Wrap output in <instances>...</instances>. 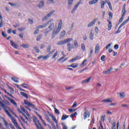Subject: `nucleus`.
<instances>
[{
  "label": "nucleus",
  "mask_w": 129,
  "mask_h": 129,
  "mask_svg": "<svg viewBox=\"0 0 129 129\" xmlns=\"http://www.w3.org/2000/svg\"><path fill=\"white\" fill-rule=\"evenodd\" d=\"M48 26V23H45L42 25H38L36 27L37 29H43V28H46Z\"/></svg>",
  "instance_id": "obj_14"
},
{
  "label": "nucleus",
  "mask_w": 129,
  "mask_h": 129,
  "mask_svg": "<svg viewBox=\"0 0 129 129\" xmlns=\"http://www.w3.org/2000/svg\"><path fill=\"white\" fill-rule=\"evenodd\" d=\"M7 99H8V100H9V101L11 102V103H12V104H14L15 107H17V106H18V105H17V103H16V101H15V100L11 99L10 97H7Z\"/></svg>",
  "instance_id": "obj_10"
},
{
  "label": "nucleus",
  "mask_w": 129,
  "mask_h": 129,
  "mask_svg": "<svg viewBox=\"0 0 129 129\" xmlns=\"http://www.w3.org/2000/svg\"><path fill=\"white\" fill-rule=\"evenodd\" d=\"M44 4H45V2H44V1H43V0L39 2L38 6L39 9H42V8H43V7H44Z\"/></svg>",
  "instance_id": "obj_12"
},
{
  "label": "nucleus",
  "mask_w": 129,
  "mask_h": 129,
  "mask_svg": "<svg viewBox=\"0 0 129 129\" xmlns=\"http://www.w3.org/2000/svg\"><path fill=\"white\" fill-rule=\"evenodd\" d=\"M50 57V54H48L47 55L45 56H43V60H47L48 58Z\"/></svg>",
  "instance_id": "obj_39"
},
{
  "label": "nucleus",
  "mask_w": 129,
  "mask_h": 129,
  "mask_svg": "<svg viewBox=\"0 0 129 129\" xmlns=\"http://www.w3.org/2000/svg\"><path fill=\"white\" fill-rule=\"evenodd\" d=\"M81 49L83 51H85V45L84 44H81Z\"/></svg>",
  "instance_id": "obj_43"
},
{
  "label": "nucleus",
  "mask_w": 129,
  "mask_h": 129,
  "mask_svg": "<svg viewBox=\"0 0 129 129\" xmlns=\"http://www.w3.org/2000/svg\"><path fill=\"white\" fill-rule=\"evenodd\" d=\"M110 46H111V44L110 43L106 46V49L107 50V49L110 48Z\"/></svg>",
  "instance_id": "obj_56"
},
{
  "label": "nucleus",
  "mask_w": 129,
  "mask_h": 129,
  "mask_svg": "<svg viewBox=\"0 0 129 129\" xmlns=\"http://www.w3.org/2000/svg\"><path fill=\"white\" fill-rule=\"evenodd\" d=\"M125 4H124L123 6V8L122 9V17H124V15H125V13H126V11H125Z\"/></svg>",
  "instance_id": "obj_15"
},
{
  "label": "nucleus",
  "mask_w": 129,
  "mask_h": 129,
  "mask_svg": "<svg viewBox=\"0 0 129 129\" xmlns=\"http://www.w3.org/2000/svg\"><path fill=\"white\" fill-rule=\"evenodd\" d=\"M66 44V43H69L70 42H71V41H73V38H67L64 39Z\"/></svg>",
  "instance_id": "obj_33"
},
{
  "label": "nucleus",
  "mask_w": 129,
  "mask_h": 129,
  "mask_svg": "<svg viewBox=\"0 0 129 129\" xmlns=\"http://www.w3.org/2000/svg\"><path fill=\"white\" fill-rule=\"evenodd\" d=\"M91 80V77L88 78L87 79H85L82 82V84H88L90 81Z\"/></svg>",
  "instance_id": "obj_7"
},
{
  "label": "nucleus",
  "mask_w": 129,
  "mask_h": 129,
  "mask_svg": "<svg viewBox=\"0 0 129 129\" xmlns=\"http://www.w3.org/2000/svg\"><path fill=\"white\" fill-rule=\"evenodd\" d=\"M100 4H101V8L102 9H103V8H104V6L105 5V4H106V2L104 1H101L100 2Z\"/></svg>",
  "instance_id": "obj_30"
},
{
  "label": "nucleus",
  "mask_w": 129,
  "mask_h": 129,
  "mask_svg": "<svg viewBox=\"0 0 129 129\" xmlns=\"http://www.w3.org/2000/svg\"><path fill=\"white\" fill-rule=\"evenodd\" d=\"M121 107H129L128 105H126L125 104H121Z\"/></svg>",
  "instance_id": "obj_51"
},
{
  "label": "nucleus",
  "mask_w": 129,
  "mask_h": 129,
  "mask_svg": "<svg viewBox=\"0 0 129 129\" xmlns=\"http://www.w3.org/2000/svg\"><path fill=\"white\" fill-rule=\"evenodd\" d=\"M54 108L55 113H57V114H60V112L59 111V110L57 109V108L55 107H54Z\"/></svg>",
  "instance_id": "obj_44"
},
{
  "label": "nucleus",
  "mask_w": 129,
  "mask_h": 129,
  "mask_svg": "<svg viewBox=\"0 0 129 129\" xmlns=\"http://www.w3.org/2000/svg\"><path fill=\"white\" fill-rule=\"evenodd\" d=\"M112 71V68H110L107 71L103 72L104 74H109L110 72Z\"/></svg>",
  "instance_id": "obj_21"
},
{
  "label": "nucleus",
  "mask_w": 129,
  "mask_h": 129,
  "mask_svg": "<svg viewBox=\"0 0 129 129\" xmlns=\"http://www.w3.org/2000/svg\"><path fill=\"white\" fill-rule=\"evenodd\" d=\"M2 36H3V37H7V34H6V33H5L4 31H2Z\"/></svg>",
  "instance_id": "obj_60"
},
{
  "label": "nucleus",
  "mask_w": 129,
  "mask_h": 129,
  "mask_svg": "<svg viewBox=\"0 0 129 129\" xmlns=\"http://www.w3.org/2000/svg\"><path fill=\"white\" fill-rule=\"evenodd\" d=\"M74 45L76 47V48H77L78 47V42H77V40H75L74 42Z\"/></svg>",
  "instance_id": "obj_40"
},
{
  "label": "nucleus",
  "mask_w": 129,
  "mask_h": 129,
  "mask_svg": "<svg viewBox=\"0 0 129 129\" xmlns=\"http://www.w3.org/2000/svg\"><path fill=\"white\" fill-rule=\"evenodd\" d=\"M12 80L16 82V83H19V81L18 80V79L16 78H12Z\"/></svg>",
  "instance_id": "obj_42"
},
{
  "label": "nucleus",
  "mask_w": 129,
  "mask_h": 129,
  "mask_svg": "<svg viewBox=\"0 0 129 129\" xmlns=\"http://www.w3.org/2000/svg\"><path fill=\"white\" fill-rule=\"evenodd\" d=\"M86 62H87V59H84L82 63L80 64L81 67H83L84 66H86V65H87Z\"/></svg>",
  "instance_id": "obj_24"
},
{
  "label": "nucleus",
  "mask_w": 129,
  "mask_h": 129,
  "mask_svg": "<svg viewBox=\"0 0 129 129\" xmlns=\"http://www.w3.org/2000/svg\"><path fill=\"white\" fill-rule=\"evenodd\" d=\"M10 44L13 48L15 49H18L19 48V45H17L16 44H15L14 41H13L12 40H10Z\"/></svg>",
  "instance_id": "obj_9"
},
{
  "label": "nucleus",
  "mask_w": 129,
  "mask_h": 129,
  "mask_svg": "<svg viewBox=\"0 0 129 129\" xmlns=\"http://www.w3.org/2000/svg\"><path fill=\"white\" fill-rule=\"evenodd\" d=\"M66 34V31L65 30H63L61 32L60 34V38L62 39Z\"/></svg>",
  "instance_id": "obj_20"
},
{
  "label": "nucleus",
  "mask_w": 129,
  "mask_h": 129,
  "mask_svg": "<svg viewBox=\"0 0 129 129\" xmlns=\"http://www.w3.org/2000/svg\"><path fill=\"white\" fill-rule=\"evenodd\" d=\"M108 15L109 16V19L110 20H111V19H112V17H113V15L112 14V13L111 12H109Z\"/></svg>",
  "instance_id": "obj_41"
},
{
  "label": "nucleus",
  "mask_w": 129,
  "mask_h": 129,
  "mask_svg": "<svg viewBox=\"0 0 129 129\" xmlns=\"http://www.w3.org/2000/svg\"><path fill=\"white\" fill-rule=\"evenodd\" d=\"M92 53H93V48H91L90 51V54H89V57L90 58L92 56Z\"/></svg>",
  "instance_id": "obj_35"
},
{
  "label": "nucleus",
  "mask_w": 129,
  "mask_h": 129,
  "mask_svg": "<svg viewBox=\"0 0 129 129\" xmlns=\"http://www.w3.org/2000/svg\"><path fill=\"white\" fill-rule=\"evenodd\" d=\"M6 113L8 114L9 117L11 118V120H12L13 123H14V125L15 126H18V125L19 124H18V122H17V120H16V119L14 118V117H13V116H12V115L11 114H10V113L9 112V111H8V112H6Z\"/></svg>",
  "instance_id": "obj_4"
},
{
  "label": "nucleus",
  "mask_w": 129,
  "mask_h": 129,
  "mask_svg": "<svg viewBox=\"0 0 129 129\" xmlns=\"http://www.w3.org/2000/svg\"><path fill=\"white\" fill-rule=\"evenodd\" d=\"M100 49V47L99 46V44H97L95 48V53L98 54V53H99Z\"/></svg>",
  "instance_id": "obj_11"
},
{
  "label": "nucleus",
  "mask_w": 129,
  "mask_h": 129,
  "mask_svg": "<svg viewBox=\"0 0 129 129\" xmlns=\"http://www.w3.org/2000/svg\"><path fill=\"white\" fill-rule=\"evenodd\" d=\"M94 36V34L93 33V30H91L90 33L89 38L90 40H93V37Z\"/></svg>",
  "instance_id": "obj_22"
},
{
  "label": "nucleus",
  "mask_w": 129,
  "mask_h": 129,
  "mask_svg": "<svg viewBox=\"0 0 129 129\" xmlns=\"http://www.w3.org/2000/svg\"><path fill=\"white\" fill-rule=\"evenodd\" d=\"M64 58H65V56H62V57L59 58L57 60V61H62V60H63V59H64Z\"/></svg>",
  "instance_id": "obj_58"
},
{
  "label": "nucleus",
  "mask_w": 129,
  "mask_h": 129,
  "mask_svg": "<svg viewBox=\"0 0 129 129\" xmlns=\"http://www.w3.org/2000/svg\"><path fill=\"white\" fill-rule=\"evenodd\" d=\"M20 46L22 47V48H29V47H30L29 44H22L20 45Z\"/></svg>",
  "instance_id": "obj_31"
},
{
  "label": "nucleus",
  "mask_w": 129,
  "mask_h": 129,
  "mask_svg": "<svg viewBox=\"0 0 129 129\" xmlns=\"http://www.w3.org/2000/svg\"><path fill=\"white\" fill-rule=\"evenodd\" d=\"M21 86H22V87H24V88H28V85L26 84H23L22 85H21Z\"/></svg>",
  "instance_id": "obj_48"
},
{
  "label": "nucleus",
  "mask_w": 129,
  "mask_h": 129,
  "mask_svg": "<svg viewBox=\"0 0 129 129\" xmlns=\"http://www.w3.org/2000/svg\"><path fill=\"white\" fill-rule=\"evenodd\" d=\"M77 105V102H75L72 106V107H76Z\"/></svg>",
  "instance_id": "obj_54"
},
{
  "label": "nucleus",
  "mask_w": 129,
  "mask_h": 129,
  "mask_svg": "<svg viewBox=\"0 0 129 129\" xmlns=\"http://www.w3.org/2000/svg\"><path fill=\"white\" fill-rule=\"evenodd\" d=\"M64 44H66V42H65V39L63 40L58 41L57 43V45H64Z\"/></svg>",
  "instance_id": "obj_25"
},
{
  "label": "nucleus",
  "mask_w": 129,
  "mask_h": 129,
  "mask_svg": "<svg viewBox=\"0 0 129 129\" xmlns=\"http://www.w3.org/2000/svg\"><path fill=\"white\" fill-rule=\"evenodd\" d=\"M26 119H27V120H29V121H32V117H26Z\"/></svg>",
  "instance_id": "obj_62"
},
{
  "label": "nucleus",
  "mask_w": 129,
  "mask_h": 129,
  "mask_svg": "<svg viewBox=\"0 0 129 129\" xmlns=\"http://www.w3.org/2000/svg\"><path fill=\"white\" fill-rule=\"evenodd\" d=\"M51 49H52L51 45H49L46 49L47 53H49V55L53 53V52L51 51Z\"/></svg>",
  "instance_id": "obj_19"
},
{
  "label": "nucleus",
  "mask_w": 129,
  "mask_h": 129,
  "mask_svg": "<svg viewBox=\"0 0 129 129\" xmlns=\"http://www.w3.org/2000/svg\"><path fill=\"white\" fill-rule=\"evenodd\" d=\"M40 31V30H39V29H36L34 32V35H37V34L39 33V32Z\"/></svg>",
  "instance_id": "obj_46"
},
{
  "label": "nucleus",
  "mask_w": 129,
  "mask_h": 129,
  "mask_svg": "<svg viewBox=\"0 0 129 129\" xmlns=\"http://www.w3.org/2000/svg\"><path fill=\"white\" fill-rule=\"evenodd\" d=\"M123 18H124V17H122V15L121 17L120 18V19L119 20V22L120 23H121V22H122V21L123 20Z\"/></svg>",
  "instance_id": "obj_57"
},
{
  "label": "nucleus",
  "mask_w": 129,
  "mask_h": 129,
  "mask_svg": "<svg viewBox=\"0 0 129 129\" xmlns=\"http://www.w3.org/2000/svg\"><path fill=\"white\" fill-rule=\"evenodd\" d=\"M78 59H79V58L78 57V56H77L75 58H74L71 59L70 60V62L71 63H72L73 62H74V61H76V60H78Z\"/></svg>",
  "instance_id": "obj_32"
},
{
  "label": "nucleus",
  "mask_w": 129,
  "mask_h": 129,
  "mask_svg": "<svg viewBox=\"0 0 129 129\" xmlns=\"http://www.w3.org/2000/svg\"><path fill=\"white\" fill-rule=\"evenodd\" d=\"M118 47H119L118 44H115L114 46V49H118Z\"/></svg>",
  "instance_id": "obj_63"
},
{
  "label": "nucleus",
  "mask_w": 129,
  "mask_h": 129,
  "mask_svg": "<svg viewBox=\"0 0 129 129\" xmlns=\"http://www.w3.org/2000/svg\"><path fill=\"white\" fill-rule=\"evenodd\" d=\"M54 13H55V11L53 10L51 11L49 14L45 16L43 19H42V21L43 22V21H45V20H48V19H49V18H50Z\"/></svg>",
  "instance_id": "obj_5"
},
{
  "label": "nucleus",
  "mask_w": 129,
  "mask_h": 129,
  "mask_svg": "<svg viewBox=\"0 0 129 129\" xmlns=\"http://www.w3.org/2000/svg\"><path fill=\"white\" fill-rule=\"evenodd\" d=\"M68 117H69V116L67 115H63L61 117V119L62 120H65V119H66V118H68Z\"/></svg>",
  "instance_id": "obj_34"
},
{
  "label": "nucleus",
  "mask_w": 129,
  "mask_h": 129,
  "mask_svg": "<svg viewBox=\"0 0 129 129\" xmlns=\"http://www.w3.org/2000/svg\"><path fill=\"white\" fill-rule=\"evenodd\" d=\"M67 46H68V50L69 51H71V49H73V48H74L70 43H68Z\"/></svg>",
  "instance_id": "obj_17"
},
{
  "label": "nucleus",
  "mask_w": 129,
  "mask_h": 129,
  "mask_svg": "<svg viewBox=\"0 0 129 129\" xmlns=\"http://www.w3.org/2000/svg\"><path fill=\"white\" fill-rule=\"evenodd\" d=\"M34 49L35 50V51L36 52V53H39L40 52V50H39V49H38V48L37 47H34Z\"/></svg>",
  "instance_id": "obj_49"
},
{
  "label": "nucleus",
  "mask_w": 129,
  "mask_h": 129,
  "mask_svg": "<svg viewBox=\"0 0 129 129\" xmlns=\"http://www.w3.org/2000/svg\"><path fill=\"white\" fill-rule=\"evenodd\" d=\"M42 58L43 59V55H40V56H39L37 57V59L38 60H40V59H42Z\"/></svg>",
  "instance_id": "obj_61"
},
{
  "label": "nucleus",
  "mask_w": 129,
  "mask_h": 129,
  "mask_svg": "<svg viewBox=\"0 0 129 129\" xmlns=\"http://www.w3.org/2000/svg\"><path fill=\"white\" fill-rule=\"evenodd\" d=\"M119 96L121 99L124 98V97H125V94L123 92H120Z\"/></svg>",
  "instance_id": "obj_28"
},
{
  "label": "nucleus",
  "mask_w": 129,
  "mask_h": 129,
  "mask_svg": "<svg viewBox=\"0 0 129 129\" xmlns=\"http://www.w3.org/2000/svg\"><path fill=\"white\" fill-rule=\"evenodd\" d=\"M24 104L26 105H27V106H30V107H32V108H34L35 110H38V108H37L36 106H35V105L32 104V103H30V102H29V101L27 100H24Z\"/></svg>",
  "instance_id": "obj_3"
},
{
  "label": "nucleus",
  "mask_w": 129,
  "mask_h": 129,
  "mask_svg": "<svg viewBox=\"0 0 129 129\" xmlns=\"http://www.w3.org/2000/svg\"><path fill=\"white\" fill-rule=\"evenodd\" d=\"M73 0H68V7H71V6L73 5Z\"/></svg>",
  "instance_id": "obj_26"
},
{
  "label": "nucleus",
  "mask_w": 129,
  "mask_h": 129,
  "mask_svg": "<svg viewBox=\"0 0 129 129\" xmlns=\"http://www.w3.org/2000/svg\"><path fill=\"white\" fill-rule=\"evenodd\" d=\"M79 6V3H78V4L76 5L73 8L74 9H75L76 10H77V8Z\"/></svg>",
  "instance_id": "obj_52"
},
{
  "label": "nucleus",
  "mask_w": 129,
  "mask_h": 129,
  "mask_svg": "<svg viewBox=\"0 0 129 129\" xmlns=\"http://www.w3.org/2000/svg\"><path fill=\"white\" fill-rule=\"evenodd\" d=\"M108 22H109L108 25V31H110V30H111V28H112V25L111 24V22L109 20H108Z\"/></svg>",
  "instance_id": "obj_23"
},
{
  "label": "nucleus",
  "mask_w": 129,
  "mask_h": 129,
  "mask_svg": "<svg viewBox=\"0 0 129 129\" xmlns=\"http://www.w3.org/2000/svg\"><path fill=\"white\" fill-rule=\"evenodd\" d=\"M129 21V18L127 19L124 21L119 27V29H121L122 28L123 26H124V24H126L127 22Z\"/></svg>",
  "instance_id": "obj_16"
},
{
  "label": "nucleus",
  "mask_w": 129,
  "mask_h": 129,
  "mask_svg": "<svg viewBox=\"0 0 129 129\" xmlns=\"http://www.w3.org/2000/svg\"><path fill=\"white\" fill-rule=\"evenodd\" d=\"M54 27L55 24L54 23H50V24H49L48 27L45 29L44 31L43 34H44V36H45V37H47V35H48V34L50 33V32H51V31H52L53 29H54Z\"/></svg>",
  "instance_id": "obj_2"
},
{
  "label": "nucleus",
  "mask_w": 129,
  "mask_h": 129,
  "mask_svg": "<svg viewBox=\"0 0 129 129\" xmlns=\"http://www.w3.org/2000/svg\"><path fill=\"white\" fill-rule=\"evenodd\" d=\"M115 120H113L112 121V129H115Z\"/></svg>",
  "instance_id": "obj_36"
},
{
  "label": "nucleus",
  "mask_w": 129,
  "mask_h": 129,
  "mask_svg": "<svg viewBox=\"0 0 129 129\" xmlns=\"http://www.w3.org/2000/svg\"><path fill=\"white\" fill-rule=\"evenodd\" d=\"M113 101L112 100V99L108 98V99L103 100L102 101V102H110L111 103Z\"/></svg>",
  "instance_id": "obj_18"
},
{
  "label": "nucleus",
  "mask_w": 129,
  "mask_h": 129,
  "mask_svg": "<svg viewBox=\"0 0 129 129\" xmlns=\"http://www.w3.org/2000/svg\"><path fill=\"white\" fill-rule=\"evenodd\" d=\"M58 55V51H56L55 53L53 54L52 56L51 59H55V57H57V55Z\"/></svg>",
  "instance_id": "obj_37"
},
{
  "label": "nucleus",
  "mask_w": 129,
  "mask_h": 129,
  "mask_svg": "<svg viewBox=\"0 0 129 129\" xmlns=\"http://www.w3.org/2000/svg\"><path fill=\"white\" fill-rule=\"evenodd\" d=\"M90 117V112L88 110H86L84 113V118L85 119L87 117Z\"/></svg>",
  "instance_id": "obj_6"
},
{
  "label": "nucleus",
  "mask_w": 129,
  "mask_h": 129,
  "mask_svg": "<svg viewBox=\"0 0 129 129\" xmlns=\"http://www.w3.org/2000/svg\"><path fill=\"white\" fill-rule=\"evenodd\" d=\"M20 94H21V95H22L23 96H24V97H26V98H29L28 94H26V93L22 92L20 93Z\"/></svg>",
  "instance_id": "obj_29"
},
{
  "label": "nucleus",
  "mask_w": 129,
  "mask_h": 129,
  "mask_svg": "<svg viewBox=\"0 0 129 129\" xmlns=\"http://www.w3.org/2000/svg\"><path fill=\"white\" fill-rule=\"evenodd\" d=\"M105 58V56L104 55H102V56L101 57V61H104Z\"/></svg>",
  "instance_id": "obj_53"
},
{
  "label": "nucleus",
  "mask_w": 129,
  "mask_h": 129,
  "mask_svg": "<svg viewBox=\"0 0 129 129\" xmlns=\"http://www.w3.org/2000/svg\"><path fill=\"white\" fill-rule=\"evenodd\" d=\"M54 20H53V19H50L49 21H48L46 24H48V25H49L50 24H51L52 23V22H53Z\"/></svg>",
  "instance_id": "obj_50"
},
{
  "label": "nucleus",
  "mask_w": 129,
  "mask_h": 129,
  "mask_svg": "<svg viewBox=\"0 0 129 129\" xmlns=\"http://www.w3.org/2000/svg\"><path fill=\"white\" fill-rule=\"evenodd\" d=\"M98 2V0H92L89 2V4L90 5H94V4H96Z\"/></svg>",
  "instance_id": "obj_27"
},
{
  "label": "nucleus",
  "mask_w": 129,
  "mask_h": 129,
  "mask_svg": "<svg viewBox=\"0 0 129 129\" xmlns=\"http://www.w3.org/2000/svg\"><path fill=\"white\" fill-rule=\"evenodd\" d=\"M96 21H97V18H95L92 22H91L90 23H89V24L88 25V28H90V27L93 26V25H95Z\"/></svg>",
  "instance_id": "obj_8"
},
{
  "label": "nucleus",
  "mask_w": 129,
  "mask_h": 129,
  "mask_svg": "<svg viewBox=\"0 0 129 129\" xmlns=\"http://www.w3.org/2000/svg\"><path fill=\"white\" fill-rule=\"evenodd\" d=\"M63 25V23L62 22V20H60L59 21L58 24V27L57 28H54L52 32V34L51 35V39H54L55 38V36L57 34H58V33L61 30V28H62V25Z\"/></svg>",
  "instance_id": "obj_1"
},
{
  "label": "nucleus",
  "mask_w": 129,
  "mask_h": 129,
  "mask_svg": "<svg viewBox=\"0 0 129 129\" xmlns=\"http://www.w3.org/2000/svg\"><path fill=\"white\" fill-rule=\"evenodd\" d=\"M119 27L118 28L117 31H116L115 32V34H119V33H120V30H119Z\"/></svg>",
  "instance_id": "obj_55"
},
{
  "label": "nucleus",
  "mask_w": 129,
  "mask_h": 129,
  "mask_svg": "<svg viewBox=\"0 0 129 129\" xmlns=\"http://www.w3.org/2000/svg\"><path fill=\"white\" fill-rule=\"evenodd\" d=\"M41 39H42V35H39L38 36V37H37V38L36 39V40L40 41V40H41Z\"/></svg>",
  "instance_id": "obj_47"
},
{
  "label": "nucleus",
  "mask_w": 129,
  "mask_h": 129,
  "mask_svg": "<svg viewBox=\"0 0 129 129\" xmlns=\"http://www.w3.org/2000/svg\"><path fill=\"white\" fill-rule=\"evenodd\" d=\"M72 68H77L78 67V64L73 63L72 64Z\"/></svg>",
  "instance_id": "obj_45"
},
{
  "label": "nucleus",
  "mask_w": 129,
  "mask_h": 129,
  "mask_svg": "<svg viewBox=\"0 0 129 129\" xmlns=\"http://www.w3.org/2000/svg\"><path fill=\"white\" fill-rule=\"evenodd\" d=\"M49 116H50V117H51L52 120L56 123V125H58V124H57V123H58V121H57V120L56 119V117L53 115V114H49Z\"/></svg>",
  "instance_id": "obj_13"
},
{
  "label": "nucleus",
  "mask_w": 129,
  "mask_h": 129,
  "mask_svg": "<svg viewBox=\"0 0 129 129\" xmlns=\"http://www.w3.org/2000/svg\"><path fill=\"white\" fill-rule=\"evenodd\" d=\"M101 121H104V116H101Z\"/></svg>",
  "instance_id": "obj_64"
},
{
  "label": "nucleus",
  "mask_w": 129,
  "mask_h": 129,
  "mask_svg": "<svg viewBox=\"0 0 129 129\" xmlns=\"http://www.w3.org/2000/svg\"><path fill=\"white\" fill-rule=\"evenodd\" d=\"M106 3L108 4V7L110 9V10H111V11L112 10V6H111V3L106 1Z\"/></svg>",
  "instance_id": "obj_38"
},
{
  "label": "nucleus",
  "mask_w": 129,
  "mask_h": 129,
  "mask_svg": "<svg viewBox=\"0 0 129 129\" xmlns=\"http://www.w3.org/2000/svg\"><path fill=\"white\" fill-rule=\"evenodd\" d=\"M28 21H29V24H30L31 25H32V24H33V20L28 19Z\"/></svg>",
  "instance_id": "obj_59"
}]
</instances>
